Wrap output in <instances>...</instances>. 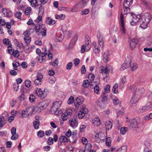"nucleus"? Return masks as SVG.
Segmentation results:
<instances>
[{"label":"nucleus","mask_w":152,"mask_h":152,"mask_svg":"<svg viewBox=\"0 0 152 152\" xmlns=\"http://www.w3.org/2000/svg\"><path fill=\"white\" fill-rule=\"evenodd\" d=\"M133 3V0H124V12L122 13L123 15H126L130 12V7Z\"/></svg>","instance_id":"nucleus-1"},{"label":"nucleus","mask_w":152,"mask_h":152,"mask_svg":"<svg viewBox=\"0 0 152 152\" xmlns=\"http://www.w3.org/2000/svg\"><path fill=\"white\" fill-rule=\"evenodd\" d=\"M36 93L40 98V99H43L47 96L48 91L47 89H45L43 91L40 88H37L36 90Z\"/></svg>","instance_id":"nucleus-2"},{"label":"nucleus","mask_w":152,"mask_h":152,"mask_svg":"<svg viewBox=\"0 0 152 152\" xmlns=\"http://www.w3.org/2000/svg\"><path fill=\"white\" fill-rule=\"evenodd\" d=\"M120 32L122 35H124L126 33V29L124 23V16L122 14H121L120 15Z\"/></svg>","instance_id":"nucleus-3"},{"label":"nucleus","mask_w":152,"mask_h":152,"mask_svg":"<svg viewBox=\"0 0 152 152\" xmlns=\"http://www.w3.org/2000/svg\"><path fill=\"white\" fill-rule=\"evenodd\" d=\"M132 89H133V94L138 97H140L142 96V93L144 91V90L142 88L139 87H135L134 86H132L130 87V88Z\"/></svg>","instance_id":"nucleus-4"},{"label":"nucleus","mask_w":152,"mask_h":152,"mask_svg":"<svg viewBox=\"0 0 152 152\" xmlns=\"http://www.w3.org/2000/svg\"><path fill=\"white\" fill-rule=\"evenodd\" d=\"M131 15L132 16L133 20L132 21L130 22V24L134 26L136 25L137 23L139 22H140L141 20V15H136L132 13L131 14Z\"/></svg>","instance_id":"nucleus-5"},{"label":"nucleus","mask_w":152,"mask_h":152,"mask_svg":"<svg viewBox=\"0 0 152 152\" xmlns=\"http://www.w3.org/2000/svg\"><path fill=\"white\" fill-rule=\"evenodd\" d=\"M106 136L104 134L103 132L97 133L95 136V138L96 141L98 142H103L105 140Z\"/></svg>","instance_id":"nucleus-6"},{"label":"nucleus","mask_w":152,"mask_h":152,"mask_svg":"<svg viewBox=\"0 0 152 152\" xmlns=\"http://www.w3.org/2000/svg\"><path fill=\"white\" fill-rule=\"evenodd\" d=\"M152 108V104L151 102L147 103L146 105L143 106L139 109L138 112L140 113H143L149 110Z\"/></svg>","instance_id":"nucleus-7"},{"label":"nucleus","mask_w":152,"mask_h":152,"mask_svg":"<svg viewBox=\"0 0 152 152\" xmlns=\"http://www.w3.org/2000/svg\"><path fill=\"white\" fill-rule=\"evenodd\" d=\"M47 54L46 49L45 48L44 53H42L41 55L37 56L35 59L37 60L39 63H42L43 61L45 59V56Z\"/></svg>","instance_id":"nucleus-8"},{"label":"nucleus","mask_w":152,"mask_h":152,"mask_svg":"<svg viewBox=\"0 0 152 152\" xmlns=\"http://www.w3.org/2000/svg\"><path fill=\"white\" fill-rule=\"evenodd\" d=\"M43 77V75L41 73H38L37 75V78L34 81V83L37 85H41Z\"/></svg>","instance_id":"nucleus-9"},{"label":"nucleus","mask_w":152,"mask_h":152,"mask_svg":"<svg viewBox=\"0 0 152 152\" xmlns=\"http://www.w3.org/2000/svg\"><path fill=\"white\" fill-rule=\"evenodd\" d=\"M83 99L81 97H77L74 103V105L76 109H78L80 105L83 103Z\"/></svg>","instance_id":"nucleus-10"},{"label":"nucleus","mask_w":152,"mask_h":152,"mask_svg":"<svg viewBox=\"0 0 152 152\" xmlns=\"http://www.w3.org/2000/svg\"><path fill=\"white\" fill-rule=\"evenodd\" d=\"M151 18V16L148 12L145 13L142 17V20L147 22L149 23Z\"/></svg>","instance_id":"nucleus-11"},{"label":"nucleus","mask_w":152,"mask_h":152,"mask_svg":"<svg viewBox=\"0 0 152 152\" xmlns=\"http://www.w3.org/2000/svg\"><path fill=\"white\" fill-rule=\"evenodd\" d=\"M44 13L43 9H40L39 10L38 16L36 19L34 20V21L37 23H41L42 21V15Z\"/></svg>","instance_id":"nucleus-12"},{"label":"nucleus","mask_w":152,"mask_h":152,"mask_svg":"<svg viewBox=\"0 0 152 152\" xmlns=\"http://www.w3.org/2000/svg\"><path fill=\"white\" fill-rule=\"evenodd\" d=\"M69 125L72 127L75 128L77 127L78 123L76 119L75 118H71L69 121Z\"/></svg>","instance_id":"nucleus-13"},{"label":"nucleus","mask_w":152,"mask_h":152,"mask_svg":"<svg viewBox=\"0 0 152 152\" xmlns=\"http://www.w3.org/2000/svg\"><path fill=\"white\" fill-rule=\"evenodd\" d=\"M97 37L99 45L101 48H102L104 44L103 37L101 35V34L99 31L97 33Z\"/></svg>","instance_id":"nucleus-14"},{"label":"nucleus","mask_w":152,"mask_h":152,"mask_svg":"<svg viewBox=\"0 0 152 152\" xmlns=\"http://www.w3.org/2000/svg\"><path fill=\"white\" fill-rule=\"evenodd\" d=\"M85 44L84 45L86 47V50L88 51L91 48V41L90 40L88 36H86L85 38Z\"/></svg>","instance_id":"nucleus-15"},{"label":"nucleus","mask_w":152,"mask_h":152,"mask_svg":"<svg viewBox=\"0 0 152 152\" xmlns=\"http://www.w3.org/2000/svg\"><path fill=\"white\" fill-rule=\"evenodd\" d=\"M113 67L110 66H107L105 67H102L101 69V72L104 74H107L108 72L110 70H112Z\"/></svg>","instance_id":"nucleus-16"},{"label":"nucleus","mask_w":152,"mask_h":152,"mask_svg":"<svg viewBox=\"0 0 152 152\" xmlns=\"http://www.w3.org/2000/svg\"><path fill=\"white\" fill-rule=\"evenodd\" d=\"M62 104V102L61 101H56L53 104V106L51 107L50 110H56L58 109V108L61 106Z\"/></svg>","instance_id":"nucleus-17"},{"label":"nucleus","mask_w":152,"mask_h":152,"mask_svg":"<svg viewBox=\"0 0 152 152\" xmlns=\"http://www.w3.org/2000/svg\"><path fill=\"white\" fill-rule=\"evenodd\" d=\"M78 37V36L77 34H75L74 35L69 43V46L70 47H72L75 45L76 42L77 40Z\"/></svg>","instance_id":"nucleus-18"},{"label":"nucleus","mask_w":152,"mask_h":152,"mask_svg":"<svg viewBox=\"0 0 152 152\" xmlns=\"http://www.w3.org/2000/svg\"><path fill=\"white\" fill-rule=\"evenodd\" d=\"M2 12L5 16L7 17H10L12 15V11L6 9H2Z\"/></svg>","instance_id":"nucleus-19"},{"label":"nucleus","mask_w":152,"mask_h":152,"mask_svg":"<svg viewBox=\"0 0 152 152\" xmlns=\"http://www.w3.org/2000/svg\"><path fill=\"white\" fill-rule=\"evenodd\" d=\"M88 0H82L79 2L77 4V5L80 9L84 8L87 4V1Z\"/></svg>","instance_id":"nucleus-20"},{"label":"nucleus","mask_w":152,"mask_h":152,"mask_svg":"<svg viewBox=\"0 0 152 152\" xmlns=\"http://www.w3.org/2000/svg\"><path fill=\"white\" fill-rule=\"evenodd\" d=\"M23 34L25 36L24 40L26 43L27 44L29 43L31 41V37L28 35L27 32H25L23 33Z\"/></svg>","instance_id":"nucleus-21"},{"label":"nucleus","mask_w":152,"mask_h":152,"mask_svg":"<svg viewBox=\"0 0 152 152\" xmlns=\"http://www.w3.org/2000/svg\"><path fill=\"white\" fill-rule=\"evenodd\" d=\"M137 45V40L135 39H131L130 41V47L132 49H134Z\"/></svg>","instance_id":"nucleus-22"},{"label":"nucleus","mask_w":152,"mask_h":152,"mask_svg":"<svg viewBox=\"0 0 152 152\" xmlns=\"http://www.w3.org/2000/svg\"><path fill=\"white\" fill-rule=\"evenodd\" d=\"M130 64L131 62L130 61H129L128 62H125L121 66L120 68V70L123 71L127 69L130 66Z\"/></svg>","instance_id":"nucleus-23"},{"label":"nucleus","mask_w":152,"mask_h":152,"mask_svg":"<svg viewBox=\"0 0 152 152\" xmlns=\"http://www.w3.org/2000/svg\"><path fill=\"white\" fill-rule=\"evenodd\" d=\"M106 102H103L100 100H98L96 102L97 105L99 106L101 108H104L106 106Z\"/></svg>","instance_id":"nucleus-24"},{"label":"nucleus","mask_w":152,"mask_h":152,"mask_svg":"<svg viewBox=\"0 0 152 152\" xmlns=\"http://www.w3.org/2000/svg\"><path fill=\"white\" fill-rule=\"evenodd\" d=\"M140 98L133 94V96L131 98L130 102L132 104H135L139 100Z\"/></svg>","instance_id":"nucleus-25"},{"label":"nucleus","mask_w":152,"mask_h":152,"mask_svg":"<svg viewBox=\"0 0 152 152\" xmlns=\"http://www.w3.org/2000/svg\"><path fill=\"white\" fill-rule=\"evenodd\" d=\"M41 27L42 28L41 29V33L43 36H45L46 35L47 29L45 27V25L44 24H42L41 25Z\"/></svg>","instance_id":"nucleus-26"},{"label":"nucleus","mask_w":152,"mask_h":152,"mask_svg":"<svg viewBox=\"0 0 152 152\" xmlns=\"http://www.w3.org/2000/svg\"><path fill=\"white\" fill-rule=\"evenodd\" d=\"M46 23L48 25H53L56 23V21L49 17H47L46 19Z\"/></svg>","instance_id":"nucleus-27"},{"label":"nucleus","mask_w":152,"mask_h":152,"mask_svg":"<svg viewBox=\"0 0 152 152\" xmlns=\"http://www.w3.org/2000/svg\"><path fill=\"white\" fill-rule=\"evenodd\" d=\"M130 126L132 128H136L137 126V123L135 119H132L130 121Z\"/></svg>","instance_id":"nucleus-28"},{"label":"nucleus","mask_w":152,"mask_h":152,"mask_svg":"<svg viewBox=\"0 0 152 152\" xmlns=\"http://www.w3.org/2000/svg\"><path fill=\"white\" fill-rule=\"evenodd\" d=\"M33 125L35 129H38L40 125V122L39 120L37 119H35L33 122Z\"/></svg>","instance_id":"nucleus-29"},{"label":"nucleus","mask_w":152,"mask_h":152,"mask_svg":"<svg viewBox=\"0 0 152 152\" xmlns=\"http://www.w3.org/2000/svg\"><path fill=\"white\" fill-rule=\"evenodd\" d=\"M92 123L95 126H99L100 124L99 119L98 117L94 118L92 120Z\"/></svg>","instance_id":"nucleus-30"},{"label":"nucleus","mask_w":152,"mask_h":152,"mask_svg":"<svg viewBox=\"0 0 152 152\" xmlns=\"http://www.w3.org/2000/svg\"><path fill=\"white\" fill-rule=\"evenodd\" d=\"M140 24H141L140 26L143 29H145L148 27V23L144 21L143 20H141Z\"/></svg>","instance_id":"nucleus-31"},{"label":"nucleus","mask_w":152,"mask_h":152,"mask_svg":"<svg viewBox=\"0 0 152 152\" xmlns=\"http://www.w3.org/2000/svg\"><path fill=\"white\" fill-rule=\"evenodd\" d=\"M93 45L94 46V48L93 49V52L96 54L100 52L99 48L96 45V43H93Z\"/></svg>","instance_id":"nucleus-32"},{"label":"nucleus","mask_w":152,"mask_h":152,"mask_svg":"<svg viewBox=\"0 0 152 152\" xmlns=\"http://www.w3.org/2000/svg\"><path fill=\"white\" fill-rule=\"evenodd\" d=\"M127 149L126 145H123L117 149L116 152H126Z\"/></svg>","instance_id":"nucleus-33"},{"label":"nucleus","mask_w":152,"mask_h":152,"mask_svg":"<svg viewBox=\"0 0 152 152\" xmlns=\"http://www.w3.org/2000/svg\"><path fill=\"white\" fill-rule=\"evenodd\" d=\"M109 54L107 51H105L103 54V61L104 62H107L108 61Z\"/></svg>","instance_id":"nucleus-34"},{"label":"nucleus","mask_w":152,"mask_h":152,"mask_svg":"<svg viewBox=\"0 0 152 152\" xmlns=\"http://www.w3.org/2000/svg\"><path fill=\"white\" fill-rule=\"evenodd\" d=\"M105 126L106 129L109 130L112 128V124L110 121H108L105 123Z\"/></svg>","instance_id":"nucleus-35"},{"label":"nucleus","mask_w":152,"mask_h":152,"mask_svg":"<svg viewBox=\"0 0 152 152\" xmlns=\"http://www.w3.org/2000/svg\"><path fill=\"white\" fill-rule=\"evenodd\" d=\"M118 85L117 83H115L113 86L112 91L114 94H117L118 92Z\"/></svg>","instance_id":"nucleus-36"},{"label":"nucleus","mask_w":152,"mask_h":152,"mask_svg":"<svg viewBox=\"0 0 152 152\" xmlns=\"http://www.w3.org/2000/svg\"><path fill=\"white\" fill-rule=\"evenodd\" d=\"M59 139L60 141H61V142H67L68 140L66 137L63 135L60 136Z\"/></svg>","instance_id":"nucleus-37"},{"label":"nucleus","mask_w":152,"mask_h":152,"mask_svg":"<svg viewBox=\"0 0 152 152\" xmlns=\"http://www.w3.org/2000/svg\"><path fill=\"white\" fill-rule=\"evenodd\" d=\"M80 9L77 5V4L74 6L71 10L70 11L72 12H75L78 11Z\"/></svg>","instance_id":"nucleus-38"},{"label":"nucleus","mask_w":152,"mask_h":152,"mask_svg":"<svg viewBox=\"0 0 152 152\" xmlns=\"http://www.w3.org/2000/svg\"><path fill=\"white\" fill-rule=\"evenodd\" d=\"M55 17L56 19L63 20L65 18V16L64 14L56 15Z\"/></svg>","instance_id":"nucleus-39"},{"label":"nucleus","mask_w":152,"mask_h":152,"mask_svg":"<svg viewBox=\"0 0 152 152\" xmlns=\"http://www.w3.org/2000/svg\"><path fill=\"white\" fill-rule=\"evenodd\" d=\"M101 98L102 99V101L103 102H106L107 100V95L105 94L104 92H102Z\"/></svg>","instance_id":"nucleus-40"},{"label":"nucleus","mask_w":152,"mask_h":152,"mask_svg":"<svg viewBox=\"0 0 152 152\" xmlns=\"http://www.w3.org/2000/svg\"><path fill=\"white\" fill-rule=\"evenodd\" d=\"M26 111L27 114L28 115H29L30 114L32 113L33 112V108L31 107H29L26 108Z\"/></svg>","instance_id":"nucleus-41"},{"label":"nucleus","mask_w":152,"mask_h":152,"mask_svg":"<svg viewBox=\"0 0 152 152\" xmlns=\"http://www.w3.org/2000/svg\"><path fill=\"white\" fill-rule=\"evenodd\" d=\"M12 64L14 69L15 70H17V68L20 65L18 62L15 61H13Z\"/></svg>","instance_id":"nucleus-42"},{"label":"nucleus","mask_w":152,"mask_h":152,"mask_svg":"<svg viewBox=\"0 0 152 152\" xmlns=\"http://www.w3.org/2000/svg\"><path fill=\"white\" fill-rule=\"evenodd\" d=\"M94 91L95 93L99 94V88L98 85H95L94 87Z\"/></svg>","instance_id":"nucleus-43"},{"label":"nucleus","mask_w":152,"mask_h":152,"mask_svg":"<svg viewBox=\"0 0 152 152\" xmlns=\"http://www.w3.org/2000/svg\"><path fill=\"white\" fill-rule=\"evenodd\" d=\"M95 75L92 73H90L88 75V78L91 82H92L95 79Z\"/></svg>","instance_id":"nucleus-44"},{"label":"nucleus","mask_w":152,"mask_h":152,"mask_svg":"<svg viewBox=\"0 0 152 152\" xmlns=\"http://www.w3.org/2000/svg\"><path fill=\"white\" fill-rule=\"evenodd\" d=\"M128 129L127 127H123L121 128L120 130V133L121 134H124L127 132Z\"/></svg>","instance_id":"nucleus-45"},{"label":"nucleus","mask_w":152,"mask_h":152,"mask_svg":"<svg viewBox=\"0 0 152 152\" xmlns=\"http://www.w3.org/2000/svg\"><path fill=\"white\" fill-rule=\"evenodd\" d=\"M106 144L107 146H110L111 144V138L110 137H108L106 138Z\"/></svg>","instance_id":"nucleus-46"},{"label":"nucleus","mask_w":152,"mask_h":152,"mask_svg":"<svg viewBox=\"0 0 152 152\" xmlns=\"http://www.w3.org/2000/svg\"><path fill=\"white\" fill-rule=\"evenodd\" d=\"M35 26V27L34 28V30L36 32H38L42 28L41 27V25L39 24V25H35L34 26Z\"/></svg>","instance_id":"nucleus-47"},{"label":"nucleus","mask_w":152,"mask_h":152,"mask_svg":"<svg viewBox=\"0 0 152 152\" xmlns=\"http://www.w3.org/2000/svg\"><path fill=\"white\" fill-rule=\"evenodd\" d=\"M56 80V78L54 76L50 77L49 79V83L51 84L54 83Z\"/></svg>","instance_id":"nucleus-48"},{"label":"nucleus","mask_w":152,"mask_h":152,"mask_svg":"<svg viewBox=\"0 0 152 152\" xmlns=\"http://www.w3.org/2000/svg\"><path fill=\"white\" fill-rule=\"evenodd\" d=\"M11 113L12 114V115L13 116H19V115H21V113L19 112L16 111V110H13L11 112Z\"/></svg>","instance_id":"nucleus-49"},{"label":"nucleus","mask_w":152,"mask_h":152,"mask_svg":"<svg viewBox=\"0 0 152 152\" xmlns=\"http://www.w3.org/2000/svg\"><path fill=\"white\" fill-rule=\"evenodd\" d=\"M50 110L52 113H54L55 115H59L62 113V111L61 110H58V109H57L56 110Z\"/></svg>","instance_id":"nucleus-50"},{"label":"nucleus","mask_w":152,"mask_h":152,"mask_svg":"<svg viewBox=\"0 0 152 152\" xmlns=\"http://www.w3.org/2000/svg\"><path fill=\"white\" fill-rule=\"evenodd\" d=\"M39 5L37 4V0H33L31 3V6L33 7H38Z\"/></svg>","instance_id":"nucleus-51"},{"label":"nucleus","mask_w":152,"mask_h":152,"mask_svg":"<svg viewBox=\"0 0 152 152\" xmlns=\"http://www.w3.org/2000/svg\"><path fill=\"white\" fill-rule=\"evenodd\" d=\"M74 97L72 96H71L68 100L67 103L68 104H71L74 102Z\"/></svg>","instance_id":"nucleus-52"},{"label":"nucleus","mask_w":152,"mask_h":152,"mask_svg":"<svg viewBox=\"0 0 152 152\" xmlns=\"http://www.w3.org/2000/svg\"><path fill=\"white\" fill-rule=\"evenodd\" d=\"M48 106V104L46 103V102L44 101L41 103L40 107L42 109L46 108Z\"/></svg>","instance_id":"nucleus-53"},{"label":"nucleus","mask_w":152,"mask_h":152,"mask_svg":"<svg viewBox=\"0 0 152 152\" xmlns=\"http://www.w3.org/2000/svg\"><path fill=\"white\" fill-rule=\"evenodd\" d=\"M35 97L34 95L33 94L30 95L29 97V99L31 102H34L35 100Z\"/></svg>","instance_id":"nucleus-54"},{"label":"nucleus","mask_w":152,"mask_h":152,"mask_svg":"<svg viewBox=\"0 0 152 152\" xmlns=\"http://www.w3.org/2000/svg\"><path fill=\"white\" fill-rule=\"evenodd\" d=\"M21 15L22 13L19 11L16 12L15 14V16L18 19H20Z\"/></svg>","instance_id":"nucleus-55"},{"label":"nucleus","mask_w":152,"mask_h":152,"mask_svg":"<svg viewBox=\"0 0 152 152\" xmlns=\"http://www.w3.org/2000/svg\"><path fill=\"white\" fill-rule=\"evenodd\" d=\"M44 132L43 131L40 130L37 132V135L39 137H42L44 135Z\"/></svg>","instance_id":"nucleus-56"},{"label":"nucleus","mask_w":152,"mask_h":152,"mask_svg":"<svg viewBox=\"0 0 152 152\" xmlns=\"http://www.w3.org/2000/svg\"><path fill=\"white\" fill-rule=\"evenodd\" d=\"M73 64L71 62H69L67 63L66 65V69L67 70H69L72 67Z\"/></svg>","instance_id":"nucleus-57"},{"label":"nucleus","mask_w":152,"mask_h":152,"mask_svg":"<svg viewBox=\"0 0 152 152\" xmlns=\"http://www.w3.org/2000/svg\"><path fill=\"white\" fill-rule=\"evenodd\" d=\"M69 115L66 112L62 113L61 115V117L63 121H65L67 119Z\"/></svg>","instance_id":"nucleus-58"},{"label":"nucleus","mask_w":152,"mask_h":152,"mask_svg":"<svg viewBox=\"0 0 152 152\" xmlns=\"http://www.w3.org/2000/svg\"><path fill=\"white\" fill-rule=\"evenodd\" d=\"M89 85H91L88 80H85L83 81V85L84 87H87Z\"/></svg>","instance_id":"nucleus-59"},{"label":"nucleus","mask_w":152,"mask_h":152,"mask_svg":"<svg viewBox=\"0 0 152 152\" xmlns=\"http://www.w3.org/2000/svg\"><path fill=\"white\" fill-rule=\"evenodd\" d=\"M110 86L108 84L104 88V90L107 93H109L110 91Z\"/></svg>","instance_id":"nucleus-60"},{"label":"nucleus","mask_w":152,"mask_h":152,"mask_svg":"<svg viewBox=\"0 0 152 152\" xmlns=\"http://www.w3.org/2000/svg\"><path fill=\"white\" fill-rule=\"evenodd\" d=\"M31 8L30 7H28L26 8L25 11V13L26 15H28L29 14L31 11Z\"/></svg>","instance_id":"nucleus-61"},{"label":"nucleus","mask_w":152,"mask_h":152,"mask_svg":"<svg viewBox=\"0 0 152 152\" xmlns=\"http://www.w3.org/2000/svg\"><path fill=\"white\" fill-rule=\"evenodd\" d=\"M80 111L83 112L85 115L87 114L88 112L87 109L85 107H82Z\"/></svg>","instance_id":"nucleus-62"},{"label":"nucleus","mask_w":152,"mask_h":152,"mask_svg":"<svg viewBox=\"0 0 152 152\" xmlns=\"http://www.w3.org/2000/svg\"><path fill=\"white\" fill-rule=\"evenodd\" d=\"M72 112L73 110L72 109H66L65 112L68 115H71L72 114Z\"/></svg>","instance_id":"nucleus-63"},{"label":"nucleus","mask_w":152,"mask_h":152,"mask_svg":"<svg viewBox=\"0 0 152 152\" xmlns=\"http://www.w3.org/2000/svg\"><path fill=\"white\" fill-rule=\"evenodd\" d=\"M13 88L15 91H17L19 88V84L18 83H15L13 84Z\"/></svg>","instance_id":"nucleus-64"}]
</instances>
